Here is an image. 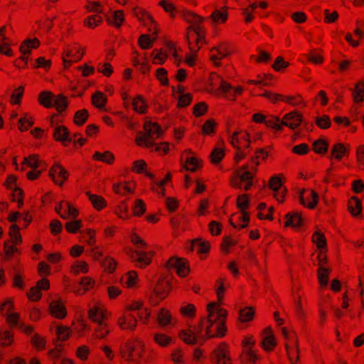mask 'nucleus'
I'll use <instances>...</instances> for the list:
<instances>
[{
    "label": "nucleus",
    "mask_w": 364,
    "mask_h": 364,
    "mask_svg": "<svg viewBox=\"0 0 364 364\" xmlns=\"http://www.w3.org/2000/svg\"><path fill=\"white\" fill-rule=\"evenodd\" d=\"M207 310L208 318H202L198 323L204 332L205 341L210 338L225 336L227 331L225 327L227 311L218 307V304L215 302L208 304Z\"/></svg>",
    "instance_id": "obj_1"
},
{
    "label": "nucleus",
    "mask_w": 364,
    "mask_h": 364,
    "mask_svg": "<svg viewBox=\"0 0 364 364\" xmlns=\"http://www.w3.org/2000/svg\"><path fill=\"white\" fill-rule=\"evenodd\" d=\"M144 133H139L136 137V143L139 146L150 149L154 147V141L160 138L163 131L156 122H146L144 124Z\"/></svg>",
    "instance_id": "obj_2"
},
{
    "label": "nucleus",
    "mask_w": 364,
    "mask_h": 364,
    "mask_svg": "<svg viewBox=\"0 0 364 364\" xmlns=\"http://www.w3.org/2000/svg\"><path fill=\"white\" fill-rule=\"evenodd\" d=\"M144 345L142 341L136 337H132L119 347L121 356L127 361L135 362L143 355Z\"/></svg>",
    "instance_id": "obj_3"
},
{
    "label": "nucleus",
    "mask_w": 364,
    "mask_h": 364,
    "mask_svg": "<svg viewBox=\"0 0 364 364\" xmlns=\"http://www.w3.org/2000/svg\"><path fill=\"white\" fill-rule=\"evenodd\" d=\"M255 172L256 169L251 171L247 170V166H242L231 177L230 186L233 188L248 191L253 184Z\"/></svg>",
    "instance_id": "obj_4"
},
{
    "label": "nucleus",
    "mask_w": 364,
    "mask_h": 364,
    "mask_svg": "<svg viewBox=\"0 0 364 364\" xmlns=\"http://www.w3.org/2000/svg\"><path fill=\"white\" fill-rule=\"evenodd\" d=\"M186 41L190 52L197 53L205 43L203 26H189L186 30Z\"/></svg>",
    "instance_id": "obj_5"
},
{
    "label": "nucleus",
    "mask_w": 364,
    "mask_h": 364,
    "mask_svg": "<svg viewBox=\"0 0 364 364\" xmlns=\"http://www.w3.org/2000/svg\"><path fill=\"white\" fill-rule=\"evenodd\" d=\"M209 92L216 95H223L228 99L232 90V85L216 73H211L209 77Z\"/></svg>",
    "instance_id": "obj_6"
},
{
    "label": "nucleus",
    "mask_w": 364,
    "mask_h": 364,
    "mask_svg": "<svg viewBox=\"0 0 364 364\" xmlns=\"http://www.w3.org/2000/svg\"><path fill=\"white\" fill-rule=\"evenodd\" d=\"M84 53V48L77 44L67 46L62 55L64 66L69 68L73 63L80 60Z\"/></svg>",
    "instance_id": "obj_7"
},
{
    "label": "nucleus",
    "mask_w": 364,
    "mask_h": 364,
    "mask_svg": "<svg viewBox=\"0 0 364 364\" xmlns=\"http://www.w3.org/2000/svg\"><path fill=\"white\" fill-rule=\"evenodd\" d=\"M232 46L228 42H220L210 50V59L216 65H220V60L232 54Z\"/></svg>",
    "instance_id": "obj_8"
},
{
    "label": "nucleus",
    "mask_w": 364,
    "mask_h": 364,
    "mask_svg": "<svg viewBox=\"0 0 364 364\" xmlns=\"http://www.w3.org/2000/svg\"><path fill=\"white\" fill-rule=\"evenodd\" d=\"M180 338L187 344L203 343L205 341V334L201 326H194L180 333Z\"/></svg>",
    "instance_id": "obj_9"
},
{
    "label": "nucleus",
    "mask_w": 364,
    "mask_h": 364,
    "mask_svg": "<svg viewBox=\"0 0 364 364\" xmlns=\"http://www.w3.org/2000/svg\"><path fill=\"white\" fill-rule=\"evenodd\" d=\"M212 360L215 364H232L229 345L225 342L220 343L213 351Z\"/></svg>",
    "instance_id": "obj_10"
},
{
    "label": "nucleus",
    "mask_w": 364,
    "mask_h": 364,
    "mask_svg": "<svg viewBox=\"0 0 364 364\" xmlns=\"http://www.w3.org/2000/svg\"><path fill=\"white\" fill-rule=\"evenodd\" d=\"M56 117V115H53L50 118V126L53 129V139L64 144L65 142L71 141L72 139L68 129L65 125L58 124L55 122Z\"/></svg>",
    "instance_id": "obj_11"
},
{
    "label": "nucleus",
    "mask_w": 364,
    "mask_h": 364,
    "mask_svg": "<svg viewBox=\"0 0 364 364\" xmlns=\"http://www.w3.org/2000/svg\"><path fill=\"white\" fill-rule=\"evenodd\" d=\"M166 267L170 270H174L181 277H186L190 271L187 259L176 257H172L168 260Z\"/></svg>",
    "instance_id": "obj_12"
},
{
    "label": "nucleus",
    "mask_w": 364,
    "mask_h": 364,
    "mask_svg": "<svg viewBox=\"0 0 364 364\" xmlns=\"http://www.w3.org/2000/svg\"><path fill=\"white\" fill-rule=\"evenodd\" d=\"M129 257L132 260L136 263L140 268H144L151 264L154 257L152 251H144V250H131Z\"/></svg>",
    "instance_id": "obj_13"
},
{
    "label": "nucleus",
    "mask_w": 364,
    "mask_h": 364,
    "mask_svg": "<svg viewBox=\"0 0 364 364\" xmlns=\"http://www.w3.org/2000/svg\"><path fill=\"white\" fill-rule=\"evenodd\" d=\"M62 219H75L79 215L78 210L69 201H60L55 208Z\"/></svg>",
    "instance_id": "obj_14"
},
{
    "label": "nucleus",
    "mask_w": 364,
    "mask_h": 364,
    "mask_svg": "<svg viewBox=\"0 0 364 364\" xmlns=\"http://www.w3.org/2000/svg\"><path fill=\"white\" fill-rule=\"evenodd\" d=\"M251 141L250 134L245 130L236 131L230 137V142L235 149H249Z\"/></svg>",
    "instance_id": "obj_15"
},
{
    "label": "nucleus",
    "mask_w": 364,
    "mask_h": 364,
    "mask_svg": "<svg viewBox=\"0 0 364 364\" xmlns=\"http://www.w3.org/2000/svg\"><path fill=\"white\" fill-rule=\"evenodd\" d=\"M117 325L121 330L133 332L138 326V320L132 313L124 311L117 318Z\"/></svg>",
    "instance_id": "obj_16"
},
{
    "label": "nucleus",
    "mask_w": 364,
    "mask_h": 364,
    "mask_svg": "<svg viewBox=\"0 0 364 364\" xmlns=\"http://www.w3.org/2000/svg\"><path fill=\"white\" fill-rule=\"evenodd\" d=\"M49 176L53 182L62 186L69 177L68 171L60 164H54L49 171Z\"/></svg>",
    "instance_id": "obj_17"
},
{
    "label": "nucleus",
    "mask_w": 364,
    "mask_h": 364,
    "mask_svg": "<svg viewBox=\"0 0 364 364\" xmlns=\"http://www.w3.org/2000/svg\"><path fill=\"white\" fill-rule=\"evenodd\" d=\"M299 198L301 203L309 209H314L318 200V194L311 189H302Z\"/></svg>",
    "instance_id": "obj_18"
},
{
    "label": "nucleus",
    "mask_w": 364,
    "mask_h": 364,
    "mask_svg": "<svg viewBox=\"0 0 364 364\" xmlns=\"http://www.w3.org/2000/svg\"><path fill=\"white\" fill-rule=\"evenodd\" d=\"M134 14L143 25L148 27L149 31H154V33L157 35L156 24L153 20L152 16L148 12L142 9L138 8L135 9Z\"/></svg>",
    "instance_id": "obj_19"
},
{
    "label": "nucleus",
    "mask_w": 364,
    "mask_h": 364,
    "mask_svg": "<svg viewBox=\"0 0 364 364\" xmlns=\"http://www.w3.org/2000/svg\"><path fill=\"white\" fill-rule=\"evenodd\" d=\"M112 191L120 196L133 194L135 191V183L132 181L115 182L112 184Z\"/></svg>",
    "instance_id": "obj_20"
},
{
    "label": "nucleus",
    "mask_w": 364,
    "mask_h": 364,
    "mask_svg": "<svg viewBox=\"0 0 364 364\" xmlns=\"http://www.w3.org/2000/svg\"><path fill=\"white\" fill-rule=\"evenodd\" d=\"M282 120V125L291 129H296L302 122V115L298 112L293 111L286 114Z\"/></svg>",
    "instance_id": "obj_21"
},
{
    "label": "nucleus",
    "mask_w": 364,
    "mask_h": 364,
    "mask_svg": "<svg viewBox=\"0 0 364 364\" xmlns=\"http://www.w3.org/2000/svg\"><path fill=\"white\" fill-rule=\"evenodd\" d=\"M286 351L291 364H299L300 360V348L299 340H294L291 344H285Z\"/></svg>",
    "instance_id": "obj_22"
},
{
    "label": "nucleus",
    "mask_w": 364,
    "mask_h": 364,
    "mask_svg": "<svg viewBox=\"0 0 364 364\" xmlns=\"http://www.w3.org/2000/svg\"><path fill=\"white\" fill-rule=\"evenodd\" d=\"M157 321L161 327L173 326L176 322L170 311L164 308L161 309L157 314Z\"/></svg>",
    "instance_id": "obj_23"
},
{
    "label": "nucleus",
    "mask_w": 364,
    "mask_h": 364,
    "mask_svg": "<svg viewBox=\"0 0 364 364\" xmlns=\"http://www.w3.org/2000/svg\"><path fill=\"white\" fill-rule=\"evenodd\" d=\"M49 310L50 314L55 318L63 319L67 315L66 308L60 300L52 301L50 304Z\"/></svg>",
    "instance_id": "obj_24"
},
{
    "label": "nucleus",
    "mask_w": 364,
    "mask_h": 364,
    "mask_svg": "<svg viewBox=\"0 0 364 364\" xmlns=\"http://www.w3.org/2000/svg\"><path fill=\"white\" fill-rule=\"evenodd\" d=\"M348 156V149L342 143H336L333 145L330 152L329 159L336 161H341L344 157Z\"/></svg>",
    "instance_id": "obj_25"
},
{
    "label": "nucleus",
    "mask_w": 364,
    "mask_h": 364,
    "mask_svg": "<svg viewBox=\"0 0 364 364\" xmlns=\"http://www.w3.org/2000/svg\"><path fill=\"white\" fill-rule=\"evenodd\" d=\"M264 337L262 341V347L266 351H272L276 346V341L270 327H267L263 331Z\"/></svg>",
    "instance_id": "obj_26"
},
{
    "label": "nucleus",
    "mask_w": 364,
    "mask_h": 364,
    "mask_svg": "<svg viewBox=\"0 0 364 364\" xmlns=\"http://www.w3.org/2000/svg\"><path fill=\"white\" fill-rule=\"evenodd\" d=\"M105 309L100 304H96L88 311L89 318L94 322L99 323L104 322Z\"/></svg>",
    "instance_id": "obj_27"
},
{
    "label": "nucleus",
    "mask_w": 364,
    "mask_h": 364,
    "mask_svg": "<svg viewBox=\"0 0 364 364\" xmlns=\"http://www.w3.org/2000/svg\"><path fill=\"white\" fill-rule=\"evenodd\" d=\"M210 18L215 24H223L228 18V11L226 6L215 9L210 15Z\"/></svg>",
    "instance_id": "obj_28"
},
{
    "label": "nucleus",
    "mask_w": 364,
    "mask_h": 364,
    "mask_svg": "<svg viewBox=\"0 0 364 364\" xmlns=\"http://www.w3.org/2000/svg\"><path fill=\"white\" fill-rule=\"evenodd\" d=\"M139 282L138 274L136 271H129L121 278L122 286L127 288H135Z\"/></svg>",
    "instance_id": "obj_29"
},
{
    "label": "nucleus",
    "mask_w": 364,
    "mask_h": 364,
    "mask_svg": "<svg viewBox=\"0 0 364 364\" xmlns=\"http://www.w3.org/2000/svg\"><path fill=\"white\" fill-rule=\"evenodd\" d=\"M40 46V41L38 38H34L33 39L25 40L20 46V51L22 56L28 57L31 53V49L37 48Z\"/></svg>",
    "instance_id": "obj_30"
},
{
    "label": "nucleus",
    "mask_w": 364,
    "mask_h": 364,
    "mask_svg": "<svg viewBox=\"0 0 364 364\" xmlns=\"http://www.w3.org/2000/svg\"><path fill=\"white\" fill-rule=\"evenodd\" d=\"M85 194L87 196L89 200L91 202L93 208L95 210L100 211L107 206V203L102 196L96 194H92L89 191L86 192Z\"/></svg>",
    "instance_id": "obj_31"
},
{
    "label": "nucleus",
    "mask_w": 364,
    "mask_h": 364,
    "mask_svg": "<svg viewBox=\"0 0 364 364\" xmlns=\"http://www.w3.org/2000/svg\"><path fill=\"white\" fill-rule=\"evenodd\" d=\"M241 359L246 364H256L260 357L256 349L249 350L246 348L242 351Z\"/></svg>",
    "instance_id": "obj_32"
},
{
    "label": "nucleus",
    "mask_w": 364,
    "mask_h": 364,
    "mask_svg": "<svg viewBox=\"0 0 364 364\" xmlns=\"http://www.w3.org/2000/svg\"><path fill=\"white\" fill-rule=\"evenodd\" d=\"M285 226L292 228H299L302 225L303 219L301 214L298 212L289 213L285 216Z\"/></svg>",
    "instance_id": "obj_33"
},
{
    "label": "nucleus",
    "mask_w": 364,
    "mask_h": 364,
    "mask_svg": "<svg viewBox=\"0 0 364 364\" xmlns=\"http://www.w3.org/2000/svg\"><path fill=\"white\" fill-rule=\"evenodd\" d=\"M223 144V141L218 142V145L212 151L210 155V159L213 164H218L224 158L225 151Z\"/></svg>",
    "instance_id": "obj_34"
},
{
    "label": "nucleus",
    "mask_w": 364,
    "mask_h": 364,
    "mask_svg": "<svg viewBox=\"0 0 364 364\" xmlns=\"http://www.w3.org/2000/svg\"><path fill=\"white\" fill-rule=\"evenodd\" d=\"M183 18L187 23H190V26H201L204 20L202 16L188 10L183 12Z\"/></svg>",
    "instance_id": "obj_35"
},
{
    "label": "nucleus",
    "mask_w": 364,
    "mask_h": 364,
    "mask_svg": "<svg viewBox=\"0 0 364 364\" xmlns=\"http://www.w3.org/2000/svg\"><path fill=\"white\" fill-rule=\"evenodd\" d=\"M92 104L100 109L105 108L107 102V98L105 94L101 91H96L92 95Z\"/></svg>",
    "instance_id": "obj_36"
},
{
    "label": "nucleus",
    "mask_w": 364,
    "mask_h": 364,
    "mask_svg": "<svg viewBox=\"0 0 364 364\" xmlns=\"http://www.w3.org/2000/svg\"><path fill=\"white\" fill-rule=\"evenodd\" d=\"M33 124V117L28 113H24L23 115L18 119V129L21 132H25L31 128Z\"/></svg>",
    "instance_id": "obj_37"
},
{
    "label": "nucleus",
    "mask_w": 364,
    "mask_h": 364,
    "mask_svg": "<svg viewBox=\"0 0 364 364\" xmlns=\"http://www.w3.org/2000/svg\"><path fill=\"white\" fill-rule=\"evenodd\" d=\"M151 32V36L149 34H142L139 38L138 43L142 49H149L153 46L154 42L156 38V35L154 33V31Z\"/></svg>",
    "instance_id": "obj_38"
},
{
    "label": "nucleus",
    "mask_w": 364,
    "mask_h": 364,
    "mask_svg": "<svg viewBox=\"0 0 364 364\" xmlns=\"http://www.w3.org/2000/svg\"><path fill=\"white\" fill-rule=\"evenodd\" d=\"M92 159L95 161H102L107 164H112L114 161V156L109 151H106L103 153L96 151L92 155Z\"/></svg>",
    "instance_id": "obj_39"
},
{
    "label": "nucleus",
    "mask_w": 364,
    "mask_h": 364,
    "mask_svg": "<svg viewBox=\"0 0 364 364\" xmlns=\"http://www.w3.org/2000/svg\"><path fill=\"white\" fill-rule=\"evenodd\" d=\"M283 102H285L289 105L299 107L300 108H304L306 106V103L300 95H284Z\"/></svg>",
    "instance_id": "obj_40"
},
{
    "label": "nucleus",
    "mask_w": 364,
    "mask_h": 364,
    "mask_svg": "<svg viewBox=\"0 0 364 364\" xmlns=\"http://www.w3.org/2000/svg\"><path fill=\"white\" fill-rule=\"evenodd\" d=\"M55 95L50 91H43L39 94V103L46 108L53 107Z\"/></svg>",
    "instance_id": "obj_41"
},
{
    "label": "nucleus",
    "mask_w": 364,
    "mask_h": 364,
    "mask_svg": "<svg viewBox=\"0 0 364 364\" xmlns=\"http://www.w3.org/2000/svg\"><path fill=\"white\" fill-rule=\"evenodd\" d=\"M312 242L320 250H326V239L323 232L316 231L311 236Z\"/></svg>",
    "instance_id": "obj_42"
},
{
    "label": "nucleus",
    "mask_w": 364,
    "mask_h": 364,
    "mask_svg": "<svg viewBox=\"0 0 364 364\" xmlns=\"http://www.w3.org/2000/svg\"><path fill=\"white\" fill-rule=\"evenodd\" d=\"M14 343V333L7 330H0V346L9 347Z\"/></svg>",
    "instance_id": "obj_43"
},
{
    "label": "nucleus",
    "mask_w": 364,
    "mask_h": 364,
    "mask_svg": "<svg viewBox=\"0 0 364 364\" xmlns=\"http://www.w3.org/2000/svg\"><path fill=\"white\" fill-rule=\"evenodd\" d=\"M169 285L166 281H159L154 288V294L160 299H164L168 295Z\"/></svg>",
    "instance_id": "obj_44"
},
{
    "label": "nucleus",
    "mask_w": 364,
    "mask_h": 364,
    "mask_svg": "<svg viewBox=\"0 0 364 364\" xmlns=\"http://www.w3.org/2000/svg\"><path fill=\"white\" fill-rule=\"evenodd\" d=\"M272 80V76L271 75L262 74L257 75L255 80H248L247 83L258 86H270Z\"/></svg>",
    "instance_id": "obj_45"
},
{
    "label": "nucleus",
    "mask_w": 364,
    "mask_h": 364,
    "mask_svg": "<svg viewBox=\"0 0 364 364\" xmlns=\"http://www.w3.org/2000/svg\"><path fill=\"white\" fill-rule=\"evenodd\" d=\"M132 106L134 111L140 114L146 113L148 108L145 100L141 95H138L133 100Z\"/></svg>",
    "instance_id": "obj_46"
},
{
    "label": "nucleus",
    "mask_w": 364,
    "mask_h": 364,
    "mask_svg": "<svg viewBox=\"0 0 364 364\" xmlns=\"http://www.w3.org/2000/svg\"><path fill=\"white\" fill-rule=\"evenodd\" d=\"M9 235L10 237L9 242L14 245H18L22 242L21 235L20 234L19 228L17 225L14 224L10 227L9 231Z\"/></svg>",
    "instance_id": "obj_47"
},
{
    "label": "nucleus",
    "mask_w": 364,
    "mask_h": 364,
    "mask_svg": "<svg viewBox=\"0 0 364 364\" xmlns=\"http://www.w3.org/2000/svg\"><path fill=\"white\" fill-rule=\"evenodd\" d=\"M284 178V177L282 173L272 176L269 181V188L273 191H276L284 188V182L282 181Z\"/></svg>",
    "instance_id": "obj_48"
},
{
    "label": "nucleus",
    "mask_w": 364,
    "mask_h": 364,
    "mask_svg": "<svg viewBox=\"0 0 364 364\" xmlns=\"http://www.w3.org/2000/svg\"><path fill=\"white\" fill-rule=\"evenodd\" d=\"M348 208L351 215H358L361 212V202L357 197H352L348 200Z\"/></svg>",
    "instance_id": "obj_49"
},
{
    "label": "nucleus",
    "mask_w": 364,
    "mask_h": 364,
    "mask_svg": "<svg viewBox=\"0 0 364 364\" xmlns=\"http://www.w3.org/2000/svg\"><path fill=\"white\" fill-rule=\"evenodd\" d=\"M353 98L355 102H361L364 100V82H358L352 92Z\"/></svg>",
    "instance_id": "obj_50"
},
{
    "label": "nucleus",
    "mask_w": 364,
    "mask_h": 364,
    "mask_svg": "<svg viewBox=\"0 0 364 364\" xmlns=\"http://www.w3.org/2000/svg\"><path fill=\"white\" fill-rule=\"evenodd\" d=\"M265 125L276 131L283 129L282 120L275 116H267L264 122Z\"/></svg>",
    "instance_id": "obj_51"
},
{
    "label": "nucleus",
    "mask_w": 364,
    "mask_h": 364,
    "mask_svg": "<svg viewBox=\"0 0 364 364\" xmlns=\"http://www.w3.org/2000/svg\"><path fill=\"white\" fill-rule=\"evenodd\" d=\"M110 332L107 323L101 322L97 323V326L95 329L94 336L98 339L105 338Z\"/></svg>",
    "instance_id": "obj_52"
},
{
    "label": "nucleus",
    "mask_w": 364,
    "mask_h": 364,
    "mask_svg": "<svg viewBox=\"0 0 364 364\" xmlns=\"http://www.w3.org/2000/svg\"><path fill=\"white\" fill-rule=\"evenodd\" d=\"M102 22V17L99 14L89 16L84 20V25L90 29L99 26Z\"/></svg>",
    "instance_id": "obj_53"
},
{
    "label": "nucleus",
    "mask_w": 364,
    "mask_h": 364,
    "mask_svg": "<svg viewBox=\"0 0 364 364\" xmlns=\"http://www.w3.org/2000/svg\"><path fill=\"white\" fill-rule=\"evenodd\" d=\"M192 246L199 254L207 253L210 250L209 242L208 241H203L201 239L194 240Z\"/></svg>",
    "instance_id": "obj_54"
},
{
    "label": "nucleus",
    "mask_w": 364,
    "mask_h": 364,
    "mask_svg": "<svg viewBox=\"0 0 364 364\" xmlns=\"http://www.w3.org/2000/svg\"><path fill=\"white\" fill-rule=\"evenodd\" d=\"M331 269L327 267H319L317 271L318 279L321 286H326Z\"/></svg>",
    "instance_id": "obj_55"
},
{
    "label": "nucleus",
    "mask_w": 364,
    "mask_h": 364,
    "mask_svg": "<svg viewBox=\"0 0 364 364\" xmlns=\"http://www.w3.org/2000/svg\"><path fill=\"white\" fill-rule=\"evenodd\" d=\"M312 147H313L314 151L316 154H326L328 150V143L324 139H319L316 140L313 143Z\"/></svg>",
    "instance_id": "obj_56"
},
{
    "label": "nucleus",
    "mask_w": 364,
    "mask_h": 364,
    "mask_svg": "<svg viewBox=\"0 0 364 364\" xmlns=\"http://www.w3.org/2000/svg\"><path fill=\"white\" fill-rule=\"evenodd\" d=\"M132 209L134 215L140 217L145 213L146 206L141 199H136L133 203Z\"/></svg>",
    "instance_id": "obj_57"
},
{
    "label": "nucleus",
    "mask_w": 364,
    "mask_h": 364,
    "mask_svg": "<svg viewBox=\"0 0 364 364\" xmlns=\"http://www.w3.org/2000/svg\"><path fill=\"white\" fill-rule=\"evenodd\" d=\"M217 123L213 119H209L205 122L202 127V134L203 135H213L216 132Z\"/></svg>",
    "instance_id": "obj_58"
},
{
    "label": "nucleus",
    "mask_w": 364,
    "mask_h": 364,
    "mask_svg": "<svg viewBox=\"0 0 364 364\" xmlns=\"http://www.w3.org/2000/svg\"><path fill=\"white\" fill-rule=\"evenodd\" d=\"M53 107H55L56 110L59 112L65 111L68 107L66 97L60 95L55 96Z\"/></svg>",
    "instance_id": "obj_59"
},
{
    "label": "nucleus",
    "mask_w": 364,
    "mask_h": 364,
    "mask_svg": "<svg viewBox=\"0 0 364 364\" xmlns=\"http://www.w3.org/2000/svg\"><path fill=\"white\" fill-rule=\"evenodd\" d=\"M82 240L89 245L92 246L96 243V232L93 229H86L81 232Z\"/></svg>",
    "instance_id": "obj_60"
},
{
    "label": "nucleus",
    "mask_w": 364,
    "mask_h": 364,
    "mask_svg": "<svg viewBox=\"0 0 364 364\" xmlns=\"http://www.w3.org/2000/svg\"><path fill=\"white\" fill-rule=\"evenodd\" d=\"M89 112L86 109L77 111L74 116V123L77 126L83 125L87 120Z\"/></svg>",
    "instance_id": "obj_61"
},
{
    "label": "nucleus",
    "mask_w": 364,
    "mask_h": 364,
    "mask_svg": "<svg viewBox=\"0 0 364 364\" xmlns=\"http://www.w3.org/2000/svg\"><path fill=\"white\" fill-rule=\"evenodd\" d=\"M72 272L74 274L77 275L80 273H87L89 271L88 264L85 261H76L72 267Z\"/></svg>",
    "instance_id": "obj_62"
},
{
    "label": "nucleus",
    "mask_w": 364,
    "mask_h": 364,
    "mask_svg": "<svg viewBox=\"0 0 364 364\" xmlns=\"http://www.w3.org/2000/svg\"><path fill=\"white\" fill-rule=\"evenodd\" d=\"M114 213L121 219L129 218V208L125 201H122L116 206Z\"/></svg>",
    "instance_id": "obj_63"
},
{
    "label": "nucleus",
    "mask_w": 364,
    "mask_h": 364,
    "mask_svg": "<svg viewBox=\"0 0 364 364\" xmlns=\"http://www.w3.org/2000/svg\"><path fill=\"white\" fill-rule=\"evenodd\" d=\"M31 342L33 347L38 350H43L46 348V341L45 338L37 333L31 337Z\"/></svg>",
    "instance_id": "obj_64"
}]
</instances>
